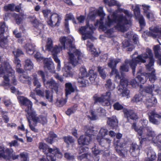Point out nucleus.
Returning a JSON list of instances; mask_svg holds the SVG:
<instances>
[{
  "mask_svg": "<svg viewBox=\"0 0 161 161\" xmlns=\"http://www.w3.org/2000/svg\"><path fill=\"white\" fill-rule=\"evenodd\" d=\"M1 113L4 122L8 123L9 121V118L8 116L7 112L2 110L1 111Z\"/></svg>",
  "mask_w": 161,
  "mask_h": 161,
  "instance_id": "052dcab7",
  "label": "nucleus"
},
{
  "mask_svg": "<svg viewBox=\"0 0 161 161\" xmlns=\"http://www.w3.org/2000/svg\"><path fill=\"white\" fill-rule=\"evenodd\" d=\"M149 120L150 122L154 124H158L159 123V121L155 118L158 119L161 118V112L159 114L157 113L155 111L152 110L148 113Z\"/></svg>",
  "mask_w": 161,
  "mask_h": 161,
  "instance_id": "a211bd4d",
  "label": "nucleus"
},
{
  "mask_svg": "<svg viewBox=\"0 0 161 161\" xmlns=\"http://www.w3.org/2000/svg\"><path fill=\"white\" fill-rule=\"evenodd\" d=\"M113 106L114 109L118 110H121L123 108V106L118 102L114 103Z\"/></svg>",
  "mask_w": 161,
  "mask_h": 161,
  "instance_id": "338daca9",
  "label": "nucleus"
},
{
  "mask_svg": "<svg viewBox=\"0 0 161 161\" xmlns=\"http://www.w3.org/2000/svg\"><path fill=\"white\" fill-rule=\"evenodd\" d=\"M96 113L97 115L100 116H104L106 113L105 110L101 107H99L97 109Z\"/></svg>",
  "mask_w": 161,
  "mask_h": 161,
  "instance_id": "09e8293b",
  "label": "nucleus"
},
{
  "mask_svg": "<svg viewBox=\"0 0 161 161\" xmlns=\"http://www.w3.org/2000/svg\"><path fill=\"white\" fill-rule=\"evenodd\" d=\"M144 96H142L141 94L136 95L132 100V101L133 102H136L138 103L141 102L142 100L143 101V97Z\"/></svg>",
  "mask_w": 161,
  "mask_h": 161,
  "instance_id": "a18cd8bd",
  "label": "nucleus"
},
{
  "mask_svg": "<svg viewBox=\"0 0 161 161\" xmlns=\"http://www.w3.org/2000/svg\"><path fill=\"white\" fill-rule=\"evenodd\" d=\"M97 69L100 76L103 79H105L106 77V75L104 69L102 68L101 67L99 66L98 67Z\"/></svg>",
  "mask_w": 161,
  "mask_h": 161,
  "instance_id": "bf43d9fd",
  "label": "nucleus"
},
{
  "mask_svg": "<svg viewBox=\"0 0 161 161\" xmlns=\"http://www.w3.org/2000/svg\"><path fill=\"white\" fill-rule=\"evenodd\" d=\"M99 144L103 147H105L106 148H108L111 142V140L108 138H98V136L97 137Z\"/></svg>",
  "mask_w": 161,
  "mask_h": 161,
  "instance_id": "a878e982",
  "label": "nucleus"
},
{
  "mask_svg": "<svg viewBox=\"0 0 161 161\" xmlns=\"http://www.w3.org/2000/svg\"><path fill=\"white\" fill-rule=\"evenodd\" d=\"M65 88L66 96L74 92L75 89L73 86L72 84L70 82H68L65 83Z\"/></svg>",
  "mask_w": 161,
  "mask_h": 161,
  "instance_id": "7c9ffc66",
  "label": "nucleus"
},
{
  "mask_svg": "<svg viewBox=\"0 0 161 161\" xmlns=\"http://www.w3.org/2000/svg\"><path fill=\"white\" fill-rule=\"evenodd\" d=\"M44 68L47 69L49 72L52 73H55L54 67V64L51 58H45L43 60Z\"/></svg>",
  "mask_w": 161,
  "mask_h": 161,
  "instance_id": "b1692460",
  "label": "nucleus"
},
{
  "mask_svg": "<svg viewBox=\"0 0 161 161\" xmlns=\"http://www.w3.org/2000/svg\"><path fill=\"white\" fill-rule=\"evenodd\" d=\"M142 6L143 7L144 12L146 14L150 12V6L146 4H143L142 5Z\"/></svg>",
  "mask_w": 161,
  "mask_h": 161,
  "instance_id": "774afa93",
  "label": "nucleus"
},
{
  "mask_svg": "<svg viewBox=\"0 0 161 161\" xmlns=\"http://www.w3.org/2000/svg\"><path fill=\"white\" fill-rule=\"evenodd\" d=\"M14 62L16 65V72L19 73H22L24 70L23 69L20 68L21 67L20 60L18 58L15 57Z\"/></svg>",
  "mask_w": 161,
  "mask_h": 161,
  "instance_id": "2f4dec72",
  "label": "nucleus"
},
{
  "mask_svg": "<svg viewBox=\"0 0 161 161\" xmlns=\"http://www.w3.org/2000/svg\"><path fill=\"white\" fill-rule=\"evenodd\" d=\"M95 29V28L92 25H89L88 24L86 26L81 27L79 29V31L80 33L82 35V39L85 40L88 38L93 39L92 34L93 31Z\"/></svg>",
  "mask_w": 161,
  "mask_h": 161,
  "instance_id": "f8f14e48",
  "label": "nucleus"
},
{
  "mask_svg": "<svg viewBox=\"0 0 161 161\" xmlns=\"http://www.w3.org/2000/svg\"><path fill=\"white\" fill-rule=\"evenodd\" d=\"M32 114L30 117V120L31 119L33 122L36 123H40L43 125L46 124L47 122V114L44 116L41 115L40 118L37 116L36 112H33ZM31 121V120H30Z\"/></svg>",
  "mask_w": 161,
  "mask_h": 161,
  "instance_id": "6ab92c4d",
  "label": "nucleus"
},
{
  "mask_svg": "<svg viewBox=\"0 0 161 161\" xmlns=\"http://www.w3.org/2000/svg\"><path fill=\"white\" fill-rule=\"evenodd\" d=\"M48 151V152L47 153L46 156L40 158L38 161H55L56 157L61 158L63 156L62 153L57 148H50Z\"/></svg>",
  "mask_w": 161,
  "mask_h": 161,
  "instance_id": "0eeeda50",
  "label": "nucleus"
},
{
  "mask_svg": "<svg viewBox=\"0 0 161 161\" xmlns=\"http://www.w3.org/2000/svg\"><path fill=\"white\" fill-rule=\"evenodd\" d=\"M143 98V102L148 108L155 106L157 102L156 98L153 95L146 94Z\"/></svg>",
  "mask_w": 161,
  "mask_h": 161,
  "instance_id": "dca6fc26",
  "label": "nucleus"
},
{
  "mask_svg": "<svg viewBox=\"0 0 161 161\" xmlns=\"http://www.w3.org/2000/svg\"><path fill=\"white\" fill-rule=\"evenodd\" d=\"M87 75V72L86 69L84 67H81L80 69V72L79 74V77H85Z\"/></svg>",
  "mask_w": 161,
  "mask_h": 161,
  "instance_id": "6e6d98bb",
  "label": "nucleus"
},
{
  "mask_svg": "<svg viewBox=\"0 0 161 161\" xmlns=\"http://www.w3.org/2000/svg\"><path fill=\"white\" fill-rule=\"evenodd\" d=\"M77 109V106L75 105L69 108L66 112V113L68 115H70L74 113Z\"/></svg>",
  "mask_w": 161,
  "mask_h": 161,
  "instance_id": "864d4df0",
  "label": "nucleus"
},
{
  "mask_svg": "<svg viewBox=\"0 0 161 161\" xmlns=\"http://www.w3.org/2000/svg\"><path fill=\"white\" fill-rule=\"evenodd\" d=\"M123 44L125 47H128L127 49V51H131L134 47L133 45H130L128 41L123 42Z\"/></svg>",
  "mask_w": 161,
  "mask_h": 161,
  "instance_id": "680f3d73",
  "label": "nucleus"
},
{
  "mask_svg": "<svg viewBox=\"0 0 161 161\" xmlns=\"http://www.w3.org/2000/svg\"><path fill=\"white\" fill-rule=\"evenodd\" d=\"M141 71L140 70L137 73V78L139 81L142 84H144L146 82L147 80V74L145 75L141 73Z\"/></svg>",
  "mask_w": 161,
  "mask_h": 161,
  "instance_id": "c756f323",
  "label": "nucleus"
},
{
  "mask_svg": "<svg viewBox=\"0 0 161 161\" xmlns=\"http://www.w3.org/2000/svg\"><path fill=\"white\" fill-rule=\"evenodd\" d=\"M147 154L148 158L150 159L147 161H153L156 158V153L153 149H149L147 153ZM146 161H147V160Z\"/></svg>",
  "mask_w": 161,
  "mask_h": 161,
  "instance_id": "4c0bfd02",
  "label": "nucleus"
},
{
  "mask_svg": "<svg viewBox=\"0 0 161 161\" xmlns=\"http://www.w3.org/2000/svg\"><path fill=\"white\" fill-rule=\"evenodd\" d=\"M108 130L107 129L104 127L100 129L97 137L98 136V138L99 137L103 138L108 134Z\"/></svg>",
  "mask_w": 161,
  "mask_h": 161,
  "instance_id": "37998d69",
  "label": "nucleus"
},
{
  "mask_svg": "<svg viewBox=\"0 0 161 161\" xmlns=\"http://www.w3.org/2000/svg\"><path fill=\"white\" fill-rule=\"evenodd\" d=\"M154 90V92H156V94L160 95L161 94V91L160 90L159 87L153 84L148 85L145 86L144 89V91L146 93H148L147 94L153 95L152 92Z\"/></svg>",
  "mask_w": 161,
  "mask_h": 161,
  "instance_id": "4be33fe9",
  "label": "nucleus"
},
{
  "mask_svg": "<svg viewBox=\"0 0 161 161\" xmlns=\"http://www.w3.org/2000/svg\"><path fill=\"white\" fill-rule=\"evenodd\" d=\"M120 84L118 87L119 93L121 94L123 97H130V91L126 87L128 85V80L124 77H121Z\"/></svg>",
  "mask_w": 161,
  "mask_h": 161,
  "instance_id": "ddd939ff",
  "label": "nucleus"
},
{
  "mask_svg": "<svg viewBox=\"0 0 161 161\" xmlns=\"http://www.w3.org/2000/svg\"><path fill=\"white\" fill-rule=\"evenodd\" d=\"M140 6H141V5H136L135 7L133 5L132 6V8L133 10L136 17H138L139 15H141L140 14V10L139 8Z\"/></svg>",
  "mask_w": 161,
  "mask_h": 161,
  "instance_id": "8fccbe9b",
  "label": "nucleus"
},
{
  "mask_svg": "<svg viewBox=\"0 0 161 161\" xmlns=\"http://www.w3.org/2000/svg\"><path fill=\"white\" fill-rule=\"evenodd\" d=\"M66 19H65V28L67 30V32L68 33L69 32V23L68 20H75L74 18L73 14L71 13L67 14L66 15Z\"/></svg>",
  "mask_w": 161,
  "mask_h": 161,
  "instance_id": "473e14b6",
  "label": "nucleus"
},
{
  "mask_svg": "<svg viewBox=\"0 0 161 161\" xmlns=\"http://www.w3.org/2000/svg\"><path fill=\"white\" fill-rule=\"evenodd\" d=\"M14 4L13 3L8 4L5 6L4 7V8L6 11H13L14 10Z\"/></svg>",
  "mask_w": 161,
  "mask_h": 161,
  "instance_id": "4d7b16f0",
  "label": "nucleus"
},
{
  "mask_svg": "<svg viewBox=\"0 0 161 161\" xmlns=\"http://www.w3.org/2000/svg\"><path fill=\"white\" fill-rule=\"evenodd\" d=\"M61 20V17L57 13L52 14L50 17L47 21V24L50 26L53 27L58 26Z\"/></svg>",
  "mask_w": 161,
  "mask_h": 161,
  "instance_id": "f3484780",
  "label": "nucleus"
},
{
  "mask_svg": "<svg viewBox=\"0 0 161 161\" xmlns=\"http://www.w3.org/2000/svg\"><path fill=\"white\" fill-rule=\"evenodd\" d=\"M135 131L137 133V136L139 139L140 143L142 144L144 142L146 141H152L161 150V135H159L155 136V132L151 128H147L145 129L147 131V133L145 135H142V130H138L135 128Z\"/></svg>",
  "mask_w": 161,
  "mask_h": 161,
  "instance_id": "39448f33",
  "label": "nucleus"
},
{
  "mask_svg": "<svg viewBox=\"0 0 161 161\" xmlns=\"http://www.w3.org/2000/svg\"><path fill=\"white\" fill-rule=\"evenodd\" d=\"M37 73L42 77L44 86L47 88L54 90L56 93L58 92V85L53 79L46 81L44 72L42 70L39 71Z\"/></svg>",
  "mask_w": 161,
  "mask_h": 161,
  "instance_id": "9d476101",
  "label": "nucleus"
},
{
  "mask_svg": "<svg viewBox=\"0 0 161 161\" xmlns=\"http://www.w3.org/2000/svg\"><path fill=\"white\" fill-rule=\"evenodd\" d=\"M67 102V100L64 99H61L58 100L56 102V104L57 106L59 107L63 106Z\"/></svg>",
  "mask_w": 161,
  "mask_h": 161,
  "instance_id": "69168bd1",
  "label": "nucleus"
},
{
  "mask_svg": "<svg viewBox=\"0 0 161 161\" xmlns=\"http://www.w3.org/2000/svg\"><path fill=\"white\" fill-rule=\"evenodd\" d=\"M111 94L110 92H107L105 93L102 94L100 97H99L98 94H95L93 97L94 102H99L103 106H108L110 105Z\"/></svg>",
  "mask_w": 161,
  "mask_h": 161,
  "instance_id": "9b49d317",
  "label": "nucleus"
},
{
  "mask_svg": "<svg viewBox=\"0 0 161 161\" xmlns=\"http://www.w3.org/2000/svg\"><path fill=\"white\" fill-rule=\"evenodd\" d=\"M150 31L148 35L153 38L157 37L161 39V27H152L149 28Z\"/></svg>",
  "mask_w": 161,
  "mask_h": 161,
  "instance_id": "412c9836",
  "label": "nucleus"
},
{
  "mask_svg": "<svg viewBox=\"0 0 161 161\" xmlns=\"http://www.w3.org/2000/svg\"><path fill=\"white\" fill-rule=\"evenodd\" d=\"M15 71L8 62L2 63L0 67V76L2 77L4 81L0 84V86L4 87L9 85V81L11 80L12 83L16 84V80L15 79Z\"/></svg>",
  "mask_w": 161,
  "mask_h": 161,
  "instance_id": "20e7f679",
  "label": "nucleus"
},
{
  "mask_svg": "<svg viewBox=\"0 0 161 161\" xmlns=\"http://www.w3.org/2000/svg\"><path fill=\"white\" fill-rule=\"evenodd\" d=\"M45 47V50L51 52L52 55L58 53L62 50V48L60 47H58L57 45L53 46V40L51 38H47Z\"/></svg>",
  "mask_w": 161,
  "mask_h": 161,
  "instance_id": "2eb2a0df",
  "label": "nucleus"
},
{
  "mask_svg": "<svg viewBox=\"0 0 161 161\" xmlns=\"http://www.w3.org/2000/svg\"><path fill=\"white\" fill-rule=\"evenodd\" d=\"M92 128L86 126L85 128V135L81 136L78 139V143L81 145H88L91 140L92 136H94L95 132L92 130Z\"/></svg>",
  "mask_w": 161,
  "mask_h": 161,
  "instance_id": "6e6552de",
  "label": "nucleus"
},
{
  "mask_svg": "<svg viewBox=\"0 0 161 161\" xmlns=\"http://www.w3.org/2000/svg\"><path fill=\"white\" fill-rule=\"evenodd\" d=\"M117 12L120 13H124L125 16H124L121 14H118L116 15V13L114 12L112 14L108 16L104 24L103 20L105 14L103 11L102 7H100L98 10H96L95 12L97 14L95 15L90 13L89 16L92 18L94 17L97 14L101 16L100 20H97L95 24V25L96 26L99 25V29L104 32L107 37H110L114 36V29L113 28L108 29L114 22L116 23V25L114 26L115 29L122 32L126 31L127 30V25H130L131 23L130 19L126 17H127L128 18H131L132 17V15L131 12L128 10L121 8H119Z\"/></svg>",
  "mask_w": 161,
  "mask_h": 161,
  "instance_id": "f257e3e1",
  "label": "nucleus"
},
{
  "mask_svg": "<svg viewBox=\"0 0 161 161\" xmlns=\"http://www.w3.org/2000/svg\"><path fill=\"white\" fill-rule=\"evenodd\" d=\"M147 58H149V62L148 64L146 65V68L148 71H152V72L151 73L147 74V77L149 78L151 82L153 83L156 78L155 74V70L153 69L154 60L152 50L149 49H147L146 53L139 55L136 60L138 63L141 62V63H144L146 62V59Z\"/></svg>",
  "mask_w": 161,
  "mask_h": 161,
  "instance_id": "7ed1b4c3",
  "label": "nucleus"
},
{
  "mask_svg": "<svg viewBox=\"0 0 161 161\" xmlns=\"http://www.w3.org/2000/svg\"><path fill=\"white\" fill-rule=\"evenodd\" d=\"M140 148V146L136 144L132 143L130 149L131 155L134 157L137 156L139 154Z\"/></svg>",
  "mask_w": 161,
  "mask_h": 161,
  "instance_id": "bb28decb",
  "label": "nucleus"
},
{
  "mask_svg": "<svg viewBox=\"0 0 161 161\" xmlns=\"http://www.w3.org/2000/svg\"><path fill=\"white\" fill-rule=\"evenodd\" d=\"M88 118L91 120H95L97 119V116L94 114V112L92 110L89 111V114L87 115Z\"/></svg>",
  "mask_w": 161,
  "mask_h": 161,
  "instance_id": "603ef678",
  "label": "nucleus"
},
{
  "mask_svg": "<svg viewBox=\"0 0 161 161\" xmlns=\"http://www.w3.org/2000/svg\"><path fill=\"white\" fill-rule=\"evenodd\" d=\"M39 147L40 149L42 150V151L46 154V151H47L48 152V150L50 148L48 147L47 144L42 142L39 143Z\"/></svg>",
  "mask_w": 161,
  "mask_h": 161,
  "instance_id": "de8ad7c7",
  "label": "nucleus"
},
{
  "mask_svg": "<svg viewBox=\"0 0 161 161\" xmlns=\"http://www.w3.org/2000/svg\"><path fill=\"white\" fill-rule=\"evenodd\" d=\"M18 99L21 104L27 107V108L25 109V111L27 113V119L30 129L35 132H37L38 130L35 127V125H33L30 121V117L32 114L33 112H35L32 108V103L27 98L23 96H19L18 97Z\"/></svg>",
  "mask_w": 161,
  "mask_h": 161,
  "instance_id": "423d86ee",
  "label": "nucleus"
},
{
  "mask_svg": "<svg viewBox=\"0 0 161 161\" xmlns=\"http://www.w3.org/2000/svg\"><path fill=\"white\" fill-rule=\"evenodd\" d=\"M84 77H79L77 79L78 82L80 86L81 87H85L88 84V81Z\"/></svg>",
  "mask_w": 161,
  "mask_h": 161,
  "instance_id": "ea45409f",
  "label": "nucleus"
},
{
  "mask_svg": "<svg viewBox=\"0 0 161 161\" xmlns=\"http://www.w3.org/2000/svg\"><path fill=\"white\" fill-rule=\"evenodd\" d=\"M64 157L69 160H73L75 159V156L71 153H66L64 154Z\"/></svg>",
  "mask_w": 161,
  "mask_h": 161,
  "instance_id": "0e129e2a",
  "label": "nucleus"
},
{
  "mask_svg": "<svg viewBox=\"0 0 161 161\" xmlns=\"http://www.w3.org/2000/svg\"><path fill=\"white\" fill-rule=\"evenodd\" d=\"M57 137L56 135L53 132H50L49 137L46 139L47 142L50 144H52L53 142V138Z\"/></svg>",
  "mask_w": 161,
  "mask_h": 161,
  "instance_id": "3c124183",
  "label": "nucleus"
},
{
  "mask_svg": "<svg viewBox=\"0 0 161 161\" xmlns=\"http://www.w3.org/2000/svg\"><path fill=\"white\" fill-rule=\"evenodd\" d=\"M32 78L33 84L34 86H36L35 88L36 89L40 88L41 85L38 80L37 75L36 74H33L32 75Z\"/></svg>",
  "mask_w": 161,
  "mask_h": 161,
  "instance_id": "f704fd0d",
  "label": "nucleus"
},
{
  "mask_svg": "<svg viewBox=\"0 0 161 161\" xmlns=\"http://www.w3.org/2000/svg\"><path fill=\"white\" fill-rule=\"evenodd\" d=\"M124 112L125 117H126L128 119H135L138 118V116L133 111L128 110L126 109H124Z\"/></svg>",
  "mask_w": 161,
  "mask_h": 161,
  "instance_id": "cd10ccee",
  "label": "nucleus"
},
{
  "mask_svg": "<svg viewBox=\"0 0 161 161\" xmlns=\"http://www.w3.org/2000/svg\"><path fill=\"white\" fill-rule=\"evenodd\" d=\"M35 47V46L34 44H28L25 45V48L28 54L32 55L34 53Z\"/></svg>",
  "mask_w": 161,
  "mask_h": 161,
  "instance_id": "72a5a7b5",
  "label": "nucleus"
},
{
  "mask_svg": "<svg viewBox=\"0 0 161 161\" xmlns=\"http://www.w3.org/2000/svg\"><path fill=\"white\" fill-rule=\"evenodd\" d=\"M13 53L14 54L15 58H18L21 55L23 54V52L20 49H18L16 50L13 51Z\"/></svg>",
  "mask_w": 161,
  "mask_h": 161,
  "instance_id": "e2e57ef3",
  "label": "nucleus"
},
{
  "mask_svg": "<svg viewBox=\"0 0 161 161\" xmlns=\"http://www.w3.org/2000/svg\"><path fill=\"white\" fill-rule=\"evenodd\" d=\"M74 39L73 38L71 39H67L64 36L61 37L59 39V41L62 45V46H59L64 49L68 48L69 50L68 52L69 55V61L72 65L75 66L79 64L81 59L83 57V55L81 52L78 50L76 49L75 47L73 44Z\"/></svg>",
  "mask_w": 161,
  "mask_h": 161,
  "instance_id": "f03ea898",
  "label": "nucleus"
},
{
  "mask_svg": "<svg viewBox=\"0 0 161 161\" xmlns=\"http://www.w3.org/2000/svg\"><path fill=\"white\" fill-rule=\"evenodd\" d=\"M5 24L3 23L0 27V46L3 48L4 47L8 42L7 38L4 37L3 35L5 31Z\"/></svg>",
  "mask_w": 161,
  "mask_h": 161,
  "instance_id": "5701e85b",
  "label": "nucleus"
},
{
  "mask_svg": "<svg viewBox=\"0 0 161 161\" xmlns=\"http://www.w3.org/2000/svg\"><path fill=\"white\" fill-rule=\"evenodd\" d=\"M109 62L108 64V66L112 69L111 74L112 75H115V78L116 79H119L121 78V77L119 75L117 69H115L117 64L120 62V59L110 58L109 59Z\"/></svg>",
  "mask_w": 161,
  "mask_h": 161,
  "instance_id": "4468645a",
  "label": "nucleus"
},
{
  "mask_svg": "<svg viewBox=\"0 0 161 161\" xmlns=\"http://www.w3.org/2000/svg\"><path fill=\"white\" fill-rule=\"evenodd\" d=\"M143 127L141 126L139 127L138 126H137L136 124L135 123H134L132 124V128L135 130V128H136L138 130H142V135H145L147 133V131L145 130V129L147 128H151L148 126L147 127L146 126L148 123V121L147 119H143L142 120L141 122Z\"/></svg>",
  "mask_w": 161,
  "mask_h": 161,
  "instance_id": "393cba45",
  "label": "nucleus"
},
{
  "mask_svg": "<svg viewBox=\"0 0 161 161\" xmlns=\"http://www.w3.org/2000/svg\"><path fill=\"white\" fill-rule=\"evenodd\" d=\"M136 17L138 19L141 27L142 28L145 25V23L143 16L141 15L138 17Z\"/></svg>",
  "mask_w": 161,
  "mask_h": 161,
  "instance_id": "13d9d810",
  "label": "nucleus"
},
{
  "mask_svg": "<svg viewBox=\"0 0 161 161\" xmlns=\"http://www.w3.org/2000/svg\"><path fill=\"white\" fill-rule=\"evenodd\" d=\"M63 138L64 142L68 145L73 143L74 142V140L73 139L72 137L70 136H64Z\"/></svg>",
  "mask_w": 161,
  "mask_h": 161,
  "instance_id": "5fc2aeb1",
  "label": "nucleus"
},
{
  "mask_svg": "<svg viewBox=\"0 0 161 161\" xmlns=\"http://www.w3.org/2000/svg\"><path fill=\"white\" fill-rule=\"evenodd\" d=\"M153 50L155 56L156 58L159 59L160 65H161V56L159 54L160 46L158 45L154 46L153 48Z\"/></svg>",
  "mask_w": 161,
  "mask_h": 161,
  "instance_id": "58836bf2",
  "label": "nucleus"
},
{
  "mask_svg": "<svg viewBox=\"0 0 161 161\" xmlns=\"http://www.w3.org/2000/svg\"><path fill=\"white\" fill-rule=\"evenodd\" d=\"M106 88L110 91H112L115 88V85L114 84H113L110 79L107 80L105 84Z\"/></svg>",
  "mask_w": 161,
  "mask_h": 161,
  "instance_id": "79ce46f5",
  "label": "nucleus"
},
{
  "mask_svg": "<svg viewBox=\"0 0 161 161\" xmlns=\"http://www.w3.org/2000/svg\"><path fill=\"white\" fill-rule=\"evenodd\" d=\"M33 64L30 59H26L25 62L24 68L28 70H31L33 68Z\"/></svg>",
  "mask_w": 161,
  "mask_h": 161,
  "instance_id": "c9c22d12",
  "label": "nucleus"
},
{
  "mask_svg": "<svg viewBox=\"0 0 161 161\" xmlns=\"http://www.w3.org/2000/svg\"><path fill=\"white\" fill-rule=\"evenodd\" d=\"M71 67L65 64L64 67L62 69V71L63 73V75L65 77H72L73 73L71 70Z\"/></svg>",
  "mask_w": 161,
  "mask_h": 161,
  "instance_id": "c85d7f7f",
  "label": "nucleus"
},
{
  "mask_svg": "<svg viewBox=\"0 0 161 161\" xmlns=\"http://www.w3.org/2000/svg\"><path fill=\"white\" fill-rule=\"evenodd\" d=\"M13 152V150L12 149L7 148L5 150L3 147L0 146V158L9 159Z\"/></svg>",
  "mask_w": 161,
  "mask_h": 161,
  "instance_id": "aec40b11",
  "label": "nucleus"
},
{
  "mask_svg": "<svg viewBox=\"0 0 161 161\" xmlns=\"http://www.w3.org/2000/svg\"><path fill=\"white\" fill-rule=\"evenodd\" d=\"M107 122L110 126L113 127L117 126L118 125V121L115 116H113L111 118H108Z\"/></svg>",
  "mask_w": 161,
  "mask_h": 161,
  "instance_id": "e433bc0d",
  "label": "nucleus"
},
{
  "mask_svg": "<svg viewBox=\"0 0 161 161\" xmlns=\"http://www.w3.org/2000/svg\"><path fill=\"white\" fill-rule=\"evenodd\" d=\"M19 158L21 161H29V158L28 153L22 152L19 154Z\"/></svg>",
  "mask_w": 161,
  "mask_h": 161,
  "instance_id": "49530a36",
  "label": "nucleus"
},
{
  "mask_svg": "<svg viewBox=\"0 0 161 161\" xmlns=\"http://www.w3.org/2000/svg\"><path fill=\"white\" fill-rule=\"evenodd\" d=\"M87 46L88 49L92 52V54L95 56L98 55V53L96 52V49L94 47L93 45L89 42L88 41H87Z\"/></svg>",
  "mask_w": 161,
  "mask_h": 161,
  "instance_id": "a19ab883",
  "label": "nucleus"
},
{
  "mask_svg": "<svg viewBox=\"0 0 161 161\" xmlns=\"http://www.w3.org/2000/svg\"><path fill=\"white\" fill-rule=\"evenodd\" d=\"M138 53L136 52L132 55V59L129 61L128 59H126L125 61V62L120 67V70L121 72H127L129 70V65H130V67L132 70V73L133 75L135 74V68L137 64L141 63V62H137L136 60L137 59L138 55L136 58H134V56L135 55H137Z\"/></svg>",
  "mask_w": 161,
  "mask_h": 161,
  "instance_id": "1a4fd4ad",
  "label": "nucleus"
},
{
  "mask_svg": "<svg viewBox=\"0 0 161 161\" xmlns=\"http://www.w3.org/2000/svg\"><path fill=\"white\" fill-rule=\"evenodd\" d=\"M20 81L23 83H25L27 82H28V83L29 85L31 84V82L30 81L31 79L28 76L23 75H20L19 77Z\"/></svg>",
  "mask_w": 161,
  "mask_h": 161,
  "instance_id": "c03bdc74",
  "label": "nucleus"
}]
</instances>
